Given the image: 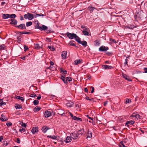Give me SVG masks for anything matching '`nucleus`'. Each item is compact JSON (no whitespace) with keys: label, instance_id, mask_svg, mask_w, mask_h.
<instances>
[{"label":"nucleus","instance_id":"obj_4","mask_svg":"<svg viewBox=\"0 0 147 147\" xmlns=\"http://www.w3.org/2000/svg\"><path fill=\"white\" fill-rule=\"evenodd\" d=\"M56 111L58 114L61 115V116L65 115L63 110L61 109H56Z\"/></svg>","mask_w":147,"mask_h":147},{"label":"nucleus","instance_id":"obj_43","mask_svg":"<svg viewBox=\"0 0 147 147\" xmlns=\"http://www.w3.org/2000/svg\"><path fill=\"white\" fill-rule=\"evenodd\" d=\"M5 47V46L4 45H2L0 46V50H3Z\"/></svg>","mask_w":147,"mask_h":147},{"label":"nucleus","instance_id":"obj_37","mask_svg":"<svg viewBox=\"0 0 147 147\" xmlns=\"http://www.w3.org/2000/svg\"><path fill=\"white\" fill-rule=\"evenodd\" d=\"M45 16V15L42 13H40V14H36L34 16V17L35 18H37L38 16Z\"/></svg>","mask_w":147,"mask_h":147},{"label":"nucleus","instance_id":"obj_55","mask_svg":"<svg viewBox=\"0 0 147 147\" xmlns=\"http://www.w3.org/2000/svg\"><path fill=\"white\" fill-rule=\"evenodd\" d=\"M30 96L32 97H35L36 96L35 94H32L30 95Z\"/></svg>","mask_w":147,"mask_h":147},{"label":"nucleus","instance_id":"obj_16","mask_svg":"<svg viewBox=\"0 0 147 147\" xmlns=\"http://www.w3.org/2000/svg\"><path fill=\"white\" fill-rule=\"evenodd\" d=\"M66 105L67 107H70L73 106L74 103L71 101H68L66 103Z\"/></svg>","mask_w":147,"mask_h":147},{"label":"nucleus","instance_id":"obj_61","mask_svg":"<svg viewBox=\"0 0 147 147\" xmlns=\"http://www.w3.org/2000/svg\"><path fill=\"white\" fill-rule=\"evenodd\" d=\"M3 101V99H0V106H2Z\"/></svg>","mask_w":147,"mask_h":147},{"label":"nucleus","instance_id":"obj_54","mask_svg":"<svg viewBox=\"0 0 147 147\" xmlns=\"http://www.w3.org/2000/svg\"><path fill=\"white\" fill-rule=\"evenodd\" d=\"M106 53L107 55L108 56H111L112 54V53L108 52H106Z\"/></svg>","mask_w":147,"mask_h":147},{"label":"nucleus","instance_id":"obj_11","mask_svg":"<svg viewBox=\"0 0 147 147\" xmlns=\"http://www.w3.org/2000/svg\"><path fill=\"white\" fill-rule=\"evenodd\" d=\"M50 129V128L49 127L44 126L42 127L41 130L43 132L45 133L48 130Z\"/></svg>","mask_w":147,"mask_h":147},{"label":"nucleus","instance_id":"obj_12","mask_svg":"<svg viewBox=\"0 0 147 147\" xmlns=\"http://www.w3.org/2000/svg\"><path fill=\"white\" fill-rule=\"evenodd\" d=\"M102 67L103 69H111L113 68V67L112 66L107 65H103L102 66Z\"/></svg>","mask_w":147,"mask_h":147},{"label":"nucleus","instance_id":"obj_25","mask_svg":"<svg viewBox=\"0 0 147 147\" xmlns=\"http://www.w3.org/2000/svg\"><path fill=\"white\" fill-rule=\"evenodd\" d=\"M34 48L36 49H39L42 48L41 46H40L39 44H34Z\"/></svg>","mask_w":147,"mask_h":147},{"label":"nucleus","instance_id":"obj_45","mask_svg":"<svg viewBox=\"0 0 147 147\" xmlns=\"http://www.w3.org/2000/svg\"><path fill=\"white\" fill-rule=\"evenodd\" d=\"M119 146L120 147H125V146L124 145L123 142H120L119 144Z\"/></svg>","mask_w":147,"mask_h":147},{"label":"nucleus","instance_id":"obj_46","mask_svg":"<svg viewBox=\"0 0 147 147\" xmlns=\"http://www.w3.org/2000/svg\"><path fill=\"white\" fill-rule=\"evenodd\" d=\"M48 48L50 49L51 51H54L55 50V48L53 47H51V46H48Z\"/></svg>","mask_w":147,"mask_h":147},{"label":"nucleus","instance_id":"obj_21","mask_svg":"<svg viewBox=\"0 0 147 147\" xmlns=\"http://www.w3.org/2000/svg\"><path fill=\"white\" fill-rule=\"evenodd\" d=\"M75 42L74 40H71L69 42V43L67 44L68 45L71 46H74L75 47H76V45L74 43Z\"/></svg>","mask_w":147,"mask_h":147},{"label":"nucleus","instance_id":"obj_44","mask_svg":"<svg viewBox=\"0 0 147 147\" xmlns=\"http://www.w3.org/2000/svg\"><path fill=\"white\" fill-rule=\"evenodd\" d=\"M131 102V100L129 98H126L125 100V103L127 104Z\"/></svg>","mask_w":147,"mask_h":147},{"label":"nucleus","instance_id":"obj_26","mask_svg":"<svg viewBox=\"0 0 147 147\" xmlns=\"http://www.w3.org/2000/svg\"><path fill=\"white\" fill-rule=\"evenodd\" d=\"M82 60H81L80 59H78L75 61L74 62V63L75 65H77L81 63V61Z\"/></svg>","mask_w":147,"mask_h":147},{"label":"nucleus","instance_id":"obj_39","mask_svg":"<svg viewBox=\"0 0 147 147\" xmlns=\"http://www.w3.org/2000/svg\"><path fill=\"white\" fill-rule=\"evenodd\" d=\"M60 71H61V73L62 74H67V71L66 70H63L62 69H60Z\"/></svg>","mask_w":147,"mask_h":147},{"label":"nucleus","instance_id":"obj_32","mask_svg":"<svg viewBox=\"0 0 147 147\" xmlns=\"http://www.w3.org/2000/svg\"><path fill=\"white\" fill-rule=\"evenodd\" d=\"M9 14H3V18L4 19H6L9 18Z\"/></svg>","mask_w":147,"mask_h":147},{"label":"nucleus","instance_id":"obj_38","mask_svg":"<svg viewBox=\"0 0 147 147\" xmlns=\"http://www.w3.org/2000/svg\"><path fill=\"white\" fill-rule=\"evenodd\" d=\"M33 103L34 105H36L38 104L39 101L38 100H35L33 101Z\"/></svg>","mask_w":147,"mask_h":147},{"label":"nucleus","instance_id":"obj_17","mask_svg":"<svg viewBox=\"0 0 147 147\" xmlns=\"http://www.w3.org/2000/svg\"><path fill=\"white\" fill-rule=\"evenodd\" d=\"M38 130L37 127H33L31 130V131L33 134H34L38 131Z\"/></svg>","mask_w":147,"mask_h":147},{"label":"nucleus","instance_id":"obj_41","mask_svg":"<svg viewBox=\"0 0 147 147\" xmlns=\"http://www.w3.org/2000/svg\"><path fill=\"white\" fill-rule=\"evenodd\" d=\"M20 33L21 34H30L31 33V32H20Z\"/></svg>","mask_w":147,"mask_h":147},{"label":"nucleus","instance_id":"obj_53","mask_svg":"<svg viewBox=\"0 0 147 147\" xmlns=\"http://www.w3.org/2000/svg\"><path fill=\"white\" fill-rule=\"evenodd\" d=\"M24 51H26V50L28 49V47L26 45H24Z\"/></svg>","mask_w":147,"mask_h":147},{"label":"nucleus","instance_id":"obj_47","mask_svg":"<svg viewBox=\"0 0 147 147\" xmlns=\"http://www.w3.org/2000/svg\"><path fill=\"white\" fill-rule=\"evenodd\" d=\"M25 131V129L23 128H20L19 129V131L22 133L23 132H24Z\"/></svg>","mask_w":147,"mask_h":147},{"label":"nucleus","instance_id":"obj_2","mask_svg":"<svg viewBox=\"0 0 147 147\" xmlns=\"http://www.w3.org/2000/svg\"><path fill=\"white\" fill-rule=\"evenodd\" d=\"M24 17L25 19H28L30 20H32L34 18L33 15L32 13H28L27 14H25Z\"/></svg>","mask_w":147,"mask_h":147},{"label":"nucleus","instance_id":"obj_10","mask_svg":"<svg viewBox=\"0 0 147 147\" xmlns=\"http://www.w3.org/2000/svg\"><path fill=\"white\" fill-rule=\"evenodd\" d=\"M122 76L126 80L129 81H132L131 79L129 78V77L127 76L125 74L123 73Z\"/></svg>","mask_w":147,"mask_h":147},{"label":"nucleus","instance_id":"obj_6","mask_svg":"<svg viewBox=\"0 0 147 147\" xmlns=\"http://www.w3.org/2000/svg\"><path fill=\"white\" fill-rule=\"evenodd\" d=\"M109 50V48L107 47H105V46L102 45L99 48V51H107Z\"/></svg>","mask_w":147,"mask_h":147},{"label":"nucleus","instance_id":"obj_5","mask_svg":"<svg viewBox=\"0 0 147 147\" xmlns=\"http://www.w3.org/2000/svg\"><path fill=\"white\" fill-rule=\"evenodd\" d=\"M15 27H17L18 28L21 29H26V28L25 26V25L24 24H20L18 26H16Z\"/></svg>","mask_w":147,"mask_h":147},{"label":"nucleus","instance_id":"obj_59","mask_svg":"<svg viewBox=\"0 0 147 147\" xmlns=\"http://www.w3.org/2000/svg\"><path fill=\"white\" fill-rule=\"evenodd\" d=\"M92 8L91 9H95V8L94 7H92L91 6H89L88 7V9H90Z\"/></svg>","mask_w":147,"mask_h":147},{"label":"nucleus","instance_id":"obj_29","mask_svg":"<svg viewBox=\"0 0 147 147\" xmlns=\"http://www.w3.org/2000/svg\"><path fill=\"white\" fill-rule=\"evenodd\" d=\"M75 40L78 43H80L81 41L80 38L79 37L76 35V37H75Z\"/></svg>","mask_w":147,"mask_h":147},{"label":"nucleus","instance_id":"obj_3","mask_svg":"<svg viewBox=\"0 0 147 147\" xmlns=\"http://www.w3.org/2000/svg\"><path fill=\"white\" fill-rule=\"evenodd\" d=\"M66 34L69 39H72L75 38V37H76V35L74 33H71L69 32H67L66 33Z\"/></svg>","mask_w":147,"mask_h":147},{"label":"nucleus","instance_id":"obj_7","mask_svg":"<svg viewBox=\"0 0 147 147\" xmlns=\"http://www.w3.org/2000/svg\"><path fill=\"white\" fill-rule=\"evenodd\" d=\"M71 137L73 139H76L78 137V135L77 132L73 133L70 134Z\"/></svg>","mask_w":147,"mask_h":147},{"label":"nucleus","instance_id":"obj_51","mask_svg":"<svg viewBox=\"0 0 147 147\" xmlns=\"http://www.w3.org/2000/svg\"><path fill=\"white\" fill-rule=\"evenodd\" d=\"M110 41L112 42L115 43H116V42L114 39H110Z\"/></svg>","mask_w":147,"mask_h":147},{"label":"nucleus","instance_id":"obj_56","mask_svg":"<svg viewBox=\"0 0 147 147\" xmlns=\"http://www.w3.org/2000/svg\"><path fill=\"white\" fill-rule=\"evenodd\" d=\"M134 26L131 25L130 26H128L127 28L130 29H133L134 28Z\"/></svg>","mask_w":147,"mask_h":147},{"label":"nucleus","instance_id":"obj_58","mask_svg":"<svg viewBox=\"0 0 147 147\" xmlns=\"http://www.w3.org/2000/svg\"><path fill=\"white\" fill-rule=\"evenodd\" d=\"M9 144V142H4L3 144V146H7Z\"/></svg>","mask_w":147,"mask_h":147},{"label":"nucleus","instance_id":"obj_48","mask_svg":"<svg viewBox=\"0 0 147 147\" xmlns=\"http://www.w3.org/2000/svg\"><path fill=\"white\" fill-rule=\"evenodd\" d=\"M12 125V123L9 121H7L6 123V125L7 126H11Z\"/></svg>","mask_w":147,"mask_h":147},{"label":"nucleus","instance_id":"obj_33","mask_svg":"<svg viewBox=\"0 0 147 147\" xmlns=\"http://www.w3.org/2000/svg\"><path fill=\"white\" fill-rule=\"evenodd\" d=\"M16 98L17 99L21 100L22 101H23L24 100L23 97L19 96H16Z\"/></svg>","mask_w":147,"mask_h":147},{"label":"nucleus","instance_id":"obj_9","mask_svg":"<svg viewBox=\"0 0 147 147\" xmlns=\"http://www.w3.org/2000/svg\"><path fill=\"white\" fill-rule=\"evenodd\" d=\"M51 115V111H45L44 114V115L45 117L48 118L50 117Z\"/></svg>","mask_w":147,"mask_h":147},{"label":"nucleus","instance_id":"obj_64","mask_svg":"<svg viewBox=\"0 0 147 147\" xmlns=\"http://www.w3.org/2000/svg\"><path fill=\"white\" fill-rule=\"evenodd\" d=\"M22 126L24 127H26V124L24 123H22Z\"/></svg>","mask_w":147,"mask_h":147},{"label":"nucleus","instance_id":"obj_57","mask_svg":"<svg viewBox=\"0 0 147 147\" xmlns=\"http://www.w3.org/2000/svg\"><path fill=\"white\" fill-rule=\"evenodd\" d=\"M17 40L18 42L19 43L21 40V38L19 37H18L17 38Z\"/></svg>","mask_w":147,"mask_h":147},{"label":"nucleus","instance_id":"obj_63","mask_svg":"<svg viewBox=\"0 0 147 147\" xmlns=\"http://www.w3.org/2000/svg\"><path fill=\"white\" fill-rule=\"evenodd\" d=\"M17 142L18 143H20V140L19 138H17Z\"/></svg>","mask_w":147,"mask_h":147},{"label":"nucleus","instance_id":"obj_36","mask_svg":"<svg viewBox=\"0 0 147 147\" xmlns=\"http://www.w3.org/2000/svg\"><path fill=\"white\" fill-rule=\"evenodd\" d=\"M92 136V133L90 131H88V136L87 138H91Z\"/></svg>","mask_w":147,"mask_h":147},{"label":"nucleus","instance_id":"obj_62","mask_svg":"<svg viewBox=\"0 0 147 147\" xmlns=\"http://www.w3.org/2000/svg\"><path fill=\"white\" fill-rule=\"evenodd\" d=\"M91 88H92V90H91V92L92 93H93L94 92V88L93 87L91 86Z\"/></svg>","mask_w":147,"mask_h":147},{"label":"nucleus","instance_id":"obj_20","mask_svg":"<svg viewBox=\"0 0 147 147\" xmlns=\"http://www.w3.org/2000/svg\"><path fill=\"white\" fill-rule=\"evenodd\" d=\"M61 79L63 80L65 84L66 85L67 84V82L66 78H65V76H61Z\"/></svg>","mask_w":147,"mask_h":147},{"label":"nucleus","instance_id":"obj_24","mask_svg":"<svg viewBox=\"0 0 147 147\" xmlns=\"http://www.w3.org/2000/svg\"><path fill=\"white\" fill-rule=\"evenodd\" d=\"M10 24L12 25H16L17 24V21L15 19H11Z\"/></svg>","mask_w":147,"mask_h":147},{"label":"nucleus","instance_id":"obj_42","mask_svg":"<svg viewBox=\"0 0 147 147\" xmlns=\"http://www.w3.org/2000/svg\"><path fill=\"white\" fill-rule=\"evenodd\" d=\"M32 22H27L26 23V26L27 27H28L31 26L32 24Z\"/></svg>","mask_w":147,"mask_h":147},{"label":"nucleus","instance_id":"obj_31","mask_svg":"<svg viewBox=\"0 0 147 147\" xmlns=\"http://www.w3.org/2000/svg\"><path fill=\"white\" fill-rule=\"evenodd\" d=\"M15 107L16 109H20L22 108V106L20 105H18L17 104H15Z\"/></svg>","mask_w":147,"mask_h":147},{"label":"nucleus","instance_id":"obj_18","mask_svg":"<svg viewBox=\"0 0 147 147\" xmlns=\"http://www.w3.org/2000/svg\"><path fill=\"white\" fill-rule=\"evenodd\" d=\"M71 140V137L70 136H67L66 139L64 140L66 143L70 142Z\"/></svg>","mask_w":147,"mask_h":147},{"label":"nucleus","instance_id":"obj_8","mask_svg":"<svg viewBox=\"0 0 147 147\" xmlns=\"http://www.w3.org/2000/svg\"><path fill=\"white\" fill-rule=\"evenodd\" d=\"M67 51H63L61 52V56L62 59H65L66 58Z\"/></svg>","mask_w":147,"mask_h":147},{"label":"nucleus","instance_id":"obj_23","mask_svg":"<svg viewBox=\"0 0 147 147\" xmlns=\"http://www.w3.org/2000/svg\"><path fill=\"white\" fill-rule=\"evenodd\" d=\"M34 23L36 24V25L35 26V29H39L40 26H39L40 23L38 21V20L36 21Z\"/></svg>","mask_w":147,"mask_h":147},{"label":"nucleus","instance_id":"obj_34","mask_svg":"<svg viewBox=\"0 0 147 147\" xmlns=\"http://www.w3.org/2000/svg\"><path fill=\"white\" fill-rule=\"evenodd\" d=\"M82 32L84 35L88 36L89 35V31H83Z\"/></svg>","mask_w":147,"mask_h":147},{"label":"nucleus","instance_id":"obj_28","mask_svg":"<svg viewBox=\"0 0 147 147\" xmlns=\"http://www.w3.org/2000/svg\"><path fill=\"white\" fill-rule=\"evenodd\" d=\"M84 132V129H82L78 131V132H77L78 134L79 135H82L83 134Z\"/></svg>","mask_w":147,"mask_h":147},{"label":"nucleus","instance_id":"obj_49","mask_svg":"<svg viewBox=\"0 0 147 147\" xmlns=\"http://www.w3.org/2000/svg\"><path fill=\"white\" fill-rule=\"evenodd\" d=\"M67 81L68 80L69 82H71L72 80V79L70 77H68L66 78Z\"/></svg>","mask_w":147,"mask_h":147},{"label":"nucleus","instance_id":"obj_19","mask_svg":"<svg viewBox=\"0 0 147 147\" xmlns=\"http://www.w3.org/2000/svg\"><path fill=\"white\" fill-rule=\"evenodd\" d=\"M135 123L134 121H127L125 125H127L128 127H129V124L130 125H132L134 124Z\"/></svg>","mask_w":147,"mask_h":147},{"label":"nucleus","instance_id":"obj_52","mask_svg":"<svg viewBox=\"0 0 147 147\" xmlns=\"http://www.w3.org/2000/svg\"><path fill=\"white\" fill-rule=\"evenodd\" d=\"M46 40H48V42H51V38H46Z\"/></svg>","mask_w":147,"mask_h":147},{"label":"nucleus","instance_id":"obj_1","mask_svg":"<svg viewBox=\"0 0 147 147\" xmlns=\"http://www.w3.org/2000/svg\"><path fill=\"white\" fill-rule=\"evenodd\" d=\"M143 15L144 12L142 10H137L134 16L135 21H140L143 18Z\"/></svg>","mask_w":147,"mask_h":147},{"label":"nucleus","instance_id":"obj_30","mask_svg":"<svg viewBox=\"0 0 147 147\" xmlns=\"http://www.w3.org/2000/svg\"><path fill=\"white\" fill-rule=\"evenodd\" d=\"M41 109L40 107L38 106L36 107L33 109V111L35 112H37L40 111Z\"/></svg>","mask_w":147,"mask_h":147},{"label":"nucleus","instance_id":"obj_60","mask_svg":"<svg viewBox=\"0 0 147 147\" xmlns=\"http://www.w3.org/2000/svg\"><path fill=\"white\" fill-rule=\"evenodd\" d=\"M83 31H89V29L87 27H86V28H85Z\"/></svg>","mask_w":147,"mask_h":147},{"label":"nucleus","instance_id":"obj_13","mask_svg":"<svg viewBox=\"0 0 147 147\" xmlns=\"http://www.w3.org/2000/svg\"><path fill=\"white\" fill-rule=\"evenodd\" d=\"M131 116H132L133 117H135L137 119H141V117L139 115V114L135 113H133L132 114V115Z\"/></svg>","mask_w":147,"mask_h":147},{"label":"nucleus","instance_id":"obj_40","mask_svg":"<svg viewBox=\"0 0 147 147\" xmlns=\"http://www.w3.org/2000/svg\"><path fill=\"white\" fill-rule=\"evenodd\" d=\"M16 16V15L15 14H12L9 15V18H14Z\"/></svg>","mask_w":147,"mask_h":147},{"label":"nucleus","instance_id":"obj_14","mask_svg":"<svg viewBox=\"0 0 147 147\" xmlns=\"http://www.w3.org/2000/svg\"><path fill=\"white\" fill-rule=\"evenodd\" d=\"M100 41L99 39H96L94 42V44L96 46H98L100 45Z\"/></svg>","mask_w":147,"mask_h":147},{"label":"nucleus","instance_id":"obj_35","mask_svg":"<svg viewBox=\"0 0 147 147\" xmlns=\"http://www.w3.org/2000/svg\"><path fill=\"white\" fill-rule=\"evenodd\" d=\"M47 137L48 138H49L54 140L56 139L57 138V137L55 136H47Z\"/></svg>","mask_w":147,"mask_h":147},{"label":"nucleus","instance_id":"obj_22","mask_svg":"<svg viewBox=\"0 0 147 147\" xmlns=\"http://www.w3.org/2000/svg\"><path fill=\"white\" fill-rule=\"evenodd\" d=\"M47 28H48L47 26L44 25H42V26H40V27H39V29H40L41 31L43 30H46Z\"/></svg>","mask_w":147,"mask_h":147},{"label":"nucleus","instance_id":"obj_27","mask_svg":"<svg viewBox=\"0 0 147 147\" xmlns=\"http://www.w3.org/2000/svg\"><path fill=\"white\" fill-rule=\"evenodd\" d=\"M80 44H82L83 46L86 47L87 46V42L86 41L83 40L82 41H81Z\"/></svg>","mask_w":147,"mask_h":147},{"label":"nucleus","instance_id":"obj_50","mask_svg":"<svg viewBox=\"0 0 147 147\" xmlns=\"http://www.w3.org/2000/svg\"><path fill=\"white\" fill-rule=\"evenodd\" d=\"M86 100H90V101H93V98H91V99H89V97H88V96H86Z\"/></svg>","mask_w":147,"mask_h":147},{"label":"nucleus","instance_id":"obj_15","mask_svg":"<svg viewBox=\"0 0 147 147\" xmlns=\"http://www.w3.org/2000/svg\"><path fill=\"white\" fill-rule=\"evenodd\" d=\"M1 117L0 118V119L2 121H6L7 120V118L5 116H4L3 114L1 115Z\"/></svg>","mask_w":147,"mask_h":147}]
</instances>
